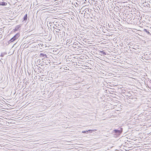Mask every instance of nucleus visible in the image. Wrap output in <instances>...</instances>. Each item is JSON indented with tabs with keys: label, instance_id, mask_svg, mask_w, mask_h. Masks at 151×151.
Masks as SVG:
<instances>
[{
	"label": "nucleus",
	"instance_id": "obj_1",
	"mask_svg": "<svg viewBox=\"0 0 151 151\" xmlns=\"http://www.w3.org/2000/svg\"><path fill=\"white\" fill-rule=\"evenodd\" d=\"M19 36V33L16 34L11 40L9 41V43L11 42H12L15 40L17 39L18 37Z\"/></svg>",
	"mask_w": 151,
	"mask_h": 151
},
{
	"label": "nucleus",
	"instance_id": "obj_2",
	"mask_svg": "<svg viewBox=\"0 0 151 151\" xmlns=\"http://www.w3.org/2000/svg\"><path fill=\"white\" fill-rule=\"evenodd\" d=\"M115 133L117 134H119L122 132L120 130L115 129L114 130Z\"/></svg>",
	"mask_w": 151,
	"mask_h": 151
},
{
	"label": "nucleus",
	"instance_id": "obj_3",
	"mask_svg": "<svg viewBox=\"0 0 151 151\" xmlns=\"http://www.w3.org/2000/svg\"><path fill=\"white\" fill-rule=\"evenodd\" d=\"M59 31H60V29H57V31L54 30V32H55V33L56 35H59L60 34V32H59Z\"/></svg>",
	"mask_w": 151,
	"mask_h": 151
},
{
	"label": "nucleus",
	"instance_id": "obj_4",
	"mask_svg": "<svg viewBox=\"0 0 151 151\" xmlns=\"http://www.w3.org/2000/svg\"><path fill=\"white\" fill-rule=\"evenodd\" d=\"M27 14H26L25 16H24L23 19V22H24L25 21V22H26L27 19Z\"/></svg>",
	"mask_w": 151,
	"mask_h": 151
},
{
	"label": "nucleus",
	"instance_id": "obj_5",
	"mask_svg": "<svg viewBox=\"0 0 151 151\" xmlns=\"http://www.w3.org/2000/svg\"><path fill=\"white\" fill-rule=\"evenodd\" d=\"M71 42H72V40L71 39H68L66 41V44L67 45H69L70 43Z\"/></svg>",
	"mask_w": 151,
	"mask_h": 151
},
{
	"label": "nucleus",
	"instance_id": "obj_6",
	"mask_svg": "<svg viewBox=\"0 0 151 151\" xmlns=\"http://www.w3.org/2000/svg\"><path fill=\"white\" fill-rule=\"evenodd\" d=\"M107 26L108 27L110 28H112L114 27V25L112 23L108 24Z\"/></svg>",
	"mask_w": 151,
	"mask_h": 151
},
{
	"label": "nucleus",
	"instance_id": "obj_7",
	"mask_svg": "<svg viewBox=\"0 0 151 151\" xmlns=\"http://www.w3.org/2000/svg\"><path fill=\"white\" fill-rule=\"evenodd\" d=\"M40 57H44V58H45V57H47V55L46 54H44L42 53H41L40 54Z\"/></svg>",
	"mask_w": 151,
	"mask_h": 151
},
{
	"label": "nucleus",
	"instance_id": "obj_8",
	"mask_svg": "<svg viewBox=\"0 0 151 151\" xmlns=\"http://www.w3.org/2000/svg\"><path fill=\"white\" fill-rule=\"evenodd\" d=\"M93 131L92 130H88V131H87L86 130V131H83L82 132V133H86V132H89L90 133H91V132H92V131Z\"/></svg>",
	"mask_w": 151,
	"mask_h": 151
},
{
	"label": "nucleus",
	"instance_id": "obj_9",
	"mask_svg": "<svg viewBox=\"0 0 151 151\" xmlns=\"http://www.w3.org/2000/svg\"><path fill=\"white\" fill-rule=\"evenodd\" d=\"M0 5L2 6H6L7 5V3L4 2H2L0 3Z\"/></svg>",
	"mask_w": 151,
	"mask_h": 151
},
{
	"label": "nucleus",
	"instance_id": "obj_10",
	"mask_svg": "<svg viewBox=\"0 0 151 151\" xmlns=\"http://www.w3.org/2000/svg\"><path fill=\"white\" fill-rule=\"evenodd\" d=\"M100 53L102 55H106V53L103 51H100Z\"/></svg>",
	"mask_w": 151,
	"mask_h": 151
},
{
	"label": "nucleus",
	"instance_id": "obj_11",
	"mask_svg": "<svg viewBox=\"0 0 151 151\" xmlns=\"http://www.w3.org/2000/svg\"><path fill=\"white\" fill-rule=\"evenodd\" d=\"M148 87L151 89V82H150L149 84L148 85Z\"/></svg>",
	"mask_w": 151,
	"mask_h": 151
},
{
	"label": "nucleus",
	"instance_id": "obj_12",
	"mask_svg": "<svg viewBox=\"0 0 151 151\" xmlns=\"http://www.w3.org/2000/svg\"><path fill=\"white\" fill-rule=\"evenodd\" d=\"M145 32L148 34H150V32L147 31V30L146 29H145Z\"/></svg>",
	"mask_w": 151,
	"mask_h": 151
},
{
	"label": "nucleus",
	"instance_id": "obj_13",
	"mask_svg": "<svg viewBox=\"0 0 151 151\" xmlns=\"http://www.w3.org/2000/svg\"><path fill=\"white\" fill-rule=\"evenodd\" d=\"M53 23V22H49V24H52Z\"/></svg>",
	"mask_w": 151,
	"mask_h": 151
},
{
	"label": "nucleus",
	"instance_id": "obj_14",
	"mask_svg": "<svg viewBox=\"0 0 151 151\" xmlns=\"http://www.w3.org/2000/svg\"><path fill=\"white\" fill-rule=\"evenodd\" d=\"M4 56V55L2 54V53L1 55V57H3Z\"/></svg>",
	"mask_w": 151,
	"mask_h": 151
},
{
	"label": "nucleus",
	"instance_id": "obj_15",
	"mask_svg": "<svg viewBox=\"0 0 151 151\" xmlns=\"http://www.w3.org/2000/svg\"><path fill=\"white\" fill-rule=\"evenodd\" d=\"M40 69H41V68L40 67H39V70H41Z\"/></svg>",
	"mask_w": 151,
	"mask_h": 151
},
{
	"label": "nucleus",
	"instance_id": "obj_16",
	"mask_svg": "<svg viewBox=\"0 0 151 151\" xmlns=\"http://www.w3.org/2000/svg\"><path fill=\"white\" fill-rule=\"evenodd\" d=\"M54 27V29H55V28H54L55 27Z\"/></svg>",
	"mask_w": 151,
	"mask_h": 151
}]
</instances>
